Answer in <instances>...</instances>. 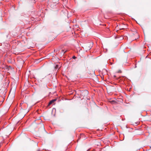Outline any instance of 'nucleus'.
<instances>
[{
	"instance_id": "nucleus-6",
	"label": "nucleus",
	"mask_w": 151,
	"mask_h": 151,
	"mask_svg": "<svg viewBox=\"0 0 151 151\" xmlns=\"http://www.w3.org/2000/svg\"><path fill=\"white\" fill-rule=\"evenodd\" d=\"M37 151H40V150H37Z\"/></svg>"
},
{
	"instance_id": "nucleus-5",
	"label": "nucleus",
	"mask_w": 151,
	"mask_h": 151,
	"mask_svg": "<svg viewBox=\"0 0 151 151\" xmlns=\"http://www.w3.org/2000/svg\"><path fill=\"white\" fill-rule=\"evenodd\" d=\"M110 102L111 103H112V102H114V101H110Z\"/></svg>"
},
{
	"instance_id": "nucleus-3",
	"label": "nucleus",
	"mask_w": 151,
	"mask_h": 151,
	"mask_svg": "<svg viewBox=\"0 0 151 151\" xmlns=\"http://www.w3.org/2000/svg\"><path fill=\"white\" fill-rule=\"evenodd\" d=\"M65 52H66V51L64 52V50H62V53H63V54H64V53Z\"/></svg>"
},
{
	"instance_id": "nucleus-4",
	"label": "nucleus",
	"mask_w": 151,
	"mask_h": 151,
	"mask_svg": "<svg viewBox=\"0 0 151 151\" xmlns=\"http://www.w3.org/2000/svg\"><path fill=\"white\" fill-rule=\"evenodd\" d=\"M122 72L121 70H119L118 72V73H121Z\"/></svg>"
},
{
	"instance_id": "nucleus-2",
	"label": "nucleus",
	"mask_w": 151,
	"mask_h": 151,
	"mask_svg": "<svg viewBox=\"0 0 151 151\" xmlns=\"http://www.w3.org/2000/svg\"><path fill=\"white\" fill-rule=\"evenodd\" d=\"M72 58L73 59H75L76 58V57L74 56Z\"/></svg>"
},
{
	"instance_id": "nucleus-1",
	"label": "nucleus",
	"mask_w": 151,
	"mask_h": 151,
	"mask_svg": "<svg viewBox=\"0 0 151 151\" xmlns=\"http://www.w3.org/2000/svg\"><path fill=\"white\" fill-rule=\"evenodd\" d=\"M56 101V99H52V100L50 101L48 104V105H50Z\"/></svg>"
}]
</instances>
